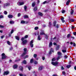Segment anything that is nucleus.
<instances>
[{"instance_id": "nucleus-1", "label": "nucleus", "mask_w": 76, "mask_h": 76, "mask_svg": "<svg viewBox=\"0 0 76 76\" xmlns=\"http://www.w3.org/2000/svg\"><path fill=\"white\" fill-rule=\"evenodd\" d=\"M28 37V35H26L24 37H22L21 38V41H22V45H25L27 43V40L26 39H26Z\"/></svg>"}, {"instance_id": "nucleus-2", "label": "nucleus", "mask_w": 76, "mask_h": 76, "mask_svg": "<svg viewBox=\"0 0 76 76\" xmlns=\"http://www.w3.org/2000/svg\"><path fill=\"white\" fill-rule=\"evenodd\" d=\"M40 35H45L46 39H48V36L47 34H45L44 30H41V32L40 33Z\"/></svg>"}, {"instance_id": "nucleus-3", "label": "nucleus", "mask_w": 76, "mask_h": 76, "mask_svg": "<svg viewBox=\"0 0 76 76\" xmlns=\"http://www.w3.org/2000/svg\"><path fill=\"white\" fill-rule=\"evenodd\" d=\"M51 64L53 65L54 66H57L58 64V62L57 61L55 62H52Z\"/></svg>"}, {"instance_id": "nucleus-4", "label": "nucleus", "mask_w": 76, "mask_h": 76, "mask_svg": "<svg viewBox=\"0 0 76 76\" xmlns=\"http://www.w3.org/2000/svg\"><path fill=\"white\" fill-rule=\"evenodd\" d=\"M27 49L26 48H24V52L21 55L22 57H23V56H24L26 54V50Z\"/></svg>"}, {"instance_id": "nucleus-5", "label": "nucleus", "mask_w": 76, "mask_h": 76, "mask_svg": "<svg viewBox=\"0 0 76 76\" xmlns=\"http://www.w3.org/2000/svg\"><path fill=\"white\" fill-rule=\"evenodd\" d=\"M1 56L2 57H1L2 59H5V58L7 57V56L5 55V54L3 53L2 54Z\"/></svg>"}, {"instance_id": "nucleus-6", "label": "nucleus", "mask_w": 76, "mask_h": 76, "mask_svg": "<svg viewBox=\"0 0 76 76\" xmlns=\"http://www.w3.org/2000/svg\"><path fill=\"white\" fill-rule=\"evenodd\" d=\"M56 21H54L53 23V26H55L56 28H58V24H57L56 25Z\"/></svg>"}, {"instance_id": "nucleus-7", "label": "nucleus", "mask_w": 76, "mask_h": 76, "mask_svg": "<svg viewBox=\"0 0 76 76\" xmlns=\"http://www.w3.org/2000/svg\"><path fill=\"white\" fill-rule=\"evenodd\" d=\"M25 3V2H19L17 3V4L18 6H21L22 5H23V4H24Z\"/></svg>"}, {"instance_id": "nucleus-8", "label": "nucleus", "mask_w": 76, "mask_h": 76, "mask_svg": "<svg viewBox=\"0 0 76 76\" xmlns=\"http://www.w3.org/2000/svg\"><path fill=\"white\" fill-rule=\"evenodd\" d=\"M33 40H32L30 42V45L31 46V47H34V45L33 44Z\"/></svg>"}, {"instance_id": "nucleus-9", "label": "nucleus", "mask_w": 76, "mask_h": 76, "mask_svg": "<svg viewBox=\"0 0 76 76\" xmlns=\"http://www.w3.org/2000/svg\"><path fill=\"white\" fill-rule=\"evenodd\" d=\"M9 71H8L5 72L4 73V75H9Z\"/></svg>"}, {"instance_id": "nucleus-10", "label": "nucleus", "mask_w": 76, "mask_h": 76, "mask_svg": "<svg viewBox=\"0 0 76 76\" xmlns=\"http://www.w3.org/2000/svg\"><path fill=\"white\" fill-rule=\"evenodd\" d=\"M8 17L9 18L12 19V18H13V16L12 15H8Z\"/></svg>"}, {"instance_id": "nucleus-11", "label": "nucleus", "mask_w": 76, "mask_h": 76, "mask_svg": "<svg viewBox=\"0 0 76 76\" xmlns=\"http://www.w3.org/2000/svg\"><path fill=\"white\" fill-rule=\"evenodd\" d=\"M53 53V49L51 48V50L49 52V54H51V53Z\"/></svg>"}, {"instance_id": "nucleus-12", "label": "nucleus", "mask_w": 76, "mask_h": 76, "mask_svg": "<svg viewBox=\"0 0 76 76\" xmlns=\"http://www.w3.org/2000/svg\"><path fill=\"white\" fill-rule=\"evenodd\" d=\"M20 70L22 72L23 71V67L21 66L20 67Z\"/></svg>"}, {"instance_id": "nucleus-13", "label": "nucleus", "mask_w": 76, "mask_h": 76, "mask_svg": "<svg viewBox=\"0 0 76 76\" xmlns=\"http://www.w3.org/2000/svg\"><path fill=\"white\" fill-rule=\"evenodd\" d=\"M14 69H16L18 67V65H14L13 66Z\"/></svg>"}, {"instance_id": "nucleus-14", "label": "nucleus", "mask_w": 76, "mask_h": 76, "mask_svg": "<svg viewBox=\"0 0 76 76\" xmlns=\"http://www.w3.org/2000/svg\"><path fill=\"white\" fill-rule=\"evenodd\" d=\"M10 5V3H6L4 4V6H9Z\"/></svg>"}, {"instance_id": "nucleus-15", "label": "nucleus", "mask_w": 76, "mask_h": 76, "mask_svg": "<svg viewBox=\"0 0 76 76\" xmlns=\"http://www.w3.org/2000/svg\"><path fill=\"white\" fill-rule=\"evenodd\" d=\"M52 44H52V42H50L49 44V46L50 47H51V46H52Z\"/></svg>"}, {"instance_id": "nucleus-16", "label": "nucleus", "mask_w": 76, "mask_h": 76, "mask_svg": "<svg viewBox=\"0 0 76 76\" xmlns=\"http://www.w3.org/2000/svg\"><path fill=\"white\" fill-rule=\"evenodd\" d=\"M19 75L20 76H26V75L25 74H19Z\"/></svg>"}, {"instance_id": "nucleus-17", "label": "nucleus", "mask_w": 76, "mask_h": 76, "mask_svg": "<svg viewBox=\"0 0 76 76\" xmlns=\"http://www.w3.org/2000/svg\"><path fill=\"white\" fill-rule=\"evenodd\" d=\"M38 14L40 16H42V13L39 12L38 13Z\"/></svg>"}, {"instance_id": "nucleus-18", "label": "nucleus", "mask_w": 76, "mask_h": 76, "mask_svg": "<svg viewBox=\"0 0 76 76\" xmlns=\"http://www.w3.org/2000/svg\"><path fill=\"white\" fill-rule=\"evenodd\" d=\"M42 69H43V67H42V66H40L39 67V70H41Z\"/></svg>"}, {"instance_id": "nucleus-19", "label": "nucleus", "mask_w": 76, "mask_h": 76, "mask_svg": "<svg viewBox=\"0 0 76 76\" xmlns=\"http://www.w3.org/2000/svg\"><path fill=\"white\" fill-rule=\"evenodd\" d=\"M35 5V2H34L32 4V7H34V6Z\"/></svg>"}, {"instance_id": "nucleus-20", "label": "nucleus", "mask_w": 76, "mask_h": 76, "mask_svg": "<svg viewBox=\"0 0 76 76\" xmlns=\"http://www.w3.org/2000/svg\"><path fill=\"white\" fill-rule=\"evenodd\" d=\"M41 38L40 37V36L39 35L38 36V37L37 39H38V40H41Z\"/></svg>"}, {"instance_id": "nucleus-21", "label": "nucleus", "mask_w": 76, "mask_h": 76, "mask_svg": "<svg viewBox=\"0 0 76 76\" xmlns=\"http://www.w3.org/2000/svg\"><path fill=\"white\" fill-rule=\"evenodd\" d=\"M70 3V0H68V1L66 3V5H68L69 4V3Z\"/></svg>"}, {"instance_id": "nucleus-22", "label": "nucleus", "mask_w": 76, "mask_h": 76, "mask_svg": "<svg viewBox=\"0 0 76 76\" xmlns=\"http://www.w3.org/2000/svg\"><path fill=\"white\" fill-rule=\"evenodd\" d=\"M14 22L13 21H11L10 22L11 24H13V23H14Z\"/></svg>"}, {"instance_id": "nucleus-23", "label": "nucleus", "mask_w": 76, "mask_h": 76, "mask_svg": "<svg viewBox=\"0 0 76 76\" xmlns=\"http://www.w3.org/2000/svg\"><path fill=\"white\" fill-rule=\"evenodd\" d=\"M58 56H61V52H58Z\"/></svg>"}, {"instance_id": "nucleus-24", "label": "nucleus", "mask_w": 76, "mask_h": 76, "mask_svg": "<svg viewBox=\"0 0 76 76\" xmlns=\"http://www.w3.org/2000/svg\"><path fill=\"white\" fill-rule=\"evenodd\" d=\"M66 67H67V68H68V69L70 68V67H71V65H67L66 66Z\"/></svg>"}, {"instance_id": "nucleus-25", "label": "nucleus", "mask_w": 76, "mask_h": 76, "mask_svg": "<svg viewBox=\"0 0 76 76\" xmlns=\"http://www.w3.org/2000/svg\"><path fill=\"white\" fill-rule=\"evenodd\" d=\"M25 22L24 21V20H22L21 22V23H22V24H24Z\"/></svg>"}, {"instance_id": "nucleus-26", "label": "nucleus", "mask_w": 76, "mask_h": 76, "mask_svg": "<svg viewBox=\"0 0 76 76\" xmlns=\"http://www.w3.org/2000/svg\"><path fill=\"white\" fill-rule=\"evenodd\" d=\"M28 57H29V56L27 55L25 56L24 58V59H25V58H28Z\"/></svg>"}, {"instance_id": "nucleus-27", "label": "nucleus", "mask_w": 76, "mask_h": 76, "mask_svg": "<svg viewBox=\"0 0 76 76\" xmlns=\"http://www.w3.org/2000/svg\"><path fill=\"white\" fill-rule=\"evenodd\" d=\"M24 10L25 11H26V9H27V7H26V6H24Z\"/></svg>"}, {"instance_id": "nucleus-28", "label": "nucleus", "mask_w": 76, "mask_h": 76, "mask_svg": "<svg viewBox=\"0 0 76 76\" xmlns=\"http://www.w3.org/2000/svg\"><path fill=\"white\" fill-rule=\"evenodd\" d=\"M23 64H26V62L24 60L23 61Z\"/></svg>"}, {"instance_id": "nucleus-29", "label": "nucleus", "mask_w": 76, "mask_h": 76, "mask_svg": "<svg viewBox=\"0 0 76 76\" xmlns=\"http://www.w3.org/2000/svg\"><path fill=\"white\" fill-rule=\"evenodd\" d=\"M24 18H28V15H25L24 16Z\"/></svg>"}, {"instance_id": "nucleus-30", "label": "nucleus", "mask_w": 76, "mask_h": 76, "mask_svg": "<svg viewBox=\"0 0 76 76\" xmlns=\"http://www.w3.org/2000/svg\"><path fill=\"white\" fill-rule=\"evenodd\" d=\"M4 13L5 15H7V12L6 11H4Z\"/></svg>"}, {"instance_id": "nucleus-31", "label": "nucleus", "mask_w": 76, "mask_h": 76, "mask_svg": "<svg viewBox=\"0 0 76 76\" xmlns=\"http://www.w3.org/2000/svg\"><path fill=\"white\" fill-rule=\"evenodd\" d=\"M33 61H34V60H33V59H31L30 60V63H32Z\"/></svg>"}, {"instance_id": "nucleus-32", "label": "nucleus", "mask_w": 76, "mask_h": 76, "mask_svg": "<svg viewBox=\"0 0 76 76\" xmlns=\"http://www.w3.org/2000/svg\"><path fill=\"white\" fill-rule=\"evenodd\" d=\"M16 39L17 40H19V37H18V36H16Z\"/></svg>"}, {"instance_id": "nucleus-33", "label": "nucleus", "mask_w": 76, "mask_h": 76, "mask_svg": "<svg viewBox=\"0 0 76 76\" xmlns=\"http://www.w3.org/2000/svg\"><path fill=\"white\" fill-rule=\"evenodd\" d=\"M37 56V55L36 54H34V58H36Z\"/></svg>"}, {"instance_id": "nucleus-34", "label": "nucleus", "mask_w": 76, "mask_h": 76, "mask_svg": "<svg viewBox=\"0 0 76 76\" xmlns=\"http://www.w3.org/2000/svg\"><path fill=\"white\" fill-rule=\"evenodd\" d=\"M28 69H29V70H30L31 69V67L30 66H28Z\"/></svg>"}, {"instance_id": "nucleus-35", "label": "nucleus", "mask_w": 76, "mask_h": 76, "mask_svg": "<svg viewBox=\"0 0 76 76\" xmlns=\"http://www.w3.org/2000/svg\"><path fill=\"white\" fill-rule=\"evenodd\" d=\"M7 42L8 45H10V42H9V41H7Z\"/></svg>"}, {"instance_id": "nucleus-36", "label": "nucleus", "mask_w": 76, "mask_h": 76, "mask_svg": "<svg viewBox=\"0 0 76 76\" xmlns=\"http://www.w3.org/2000/svg\"><path fill=\"white\" fill-rule=\"evenodd\" d=\"M70 21H71L72 22H73L75 20L73 19H71L70 20Z\"/></svg>"}, {"instance_id": "nucleus-37", "label": "nucleus", "mask_w": 76, "mask_h": 76, "mask_svg": "<svg viewBox=\"0 0 76 76\" xmlns=\"http://www.w3.org/2000/svg\"><path fill=\"white\" fill-rule=\"evenodd\" d=\"M60 56H59L56 58L57 60H58L59 59H60Z\"/></svg>"}, {"instance_id": "nucleus-38", "label": "nucleus", "mask_w": 76, "mask_h": 76, "mask_svg": "<svg viewBox=\"0 0 76 76\" xmlns=\"http://www.w3.org/2000/svg\"><path fill=\"white\" fill-rule=\"evenodd\" d=\"M38 29V27H36L34 28L35 30H37Z\"/></svg>"}, {"instance_id": "nucleus-39", "label": "nucleus", "mask_w": 76, "mask_h": 76, "mask_svg": "<svg viewBox=\"0 0 76 76\" xmlns=\"http://www.w3.org/2000/svg\"><path fill=\"white\" fill-rule=\"evenodd\" d=\"M34 11H37V7L34 8Z\"/></svg>"}, {"instance_id": "nucleus-40", "label": "nucleus", "mask_w": 76, "mask_h": 76, "mask_svg": "<svg viewBox=\"0 0 76 76\" xmlns=\"http://www.w3.org/2000/svg\"><path fill=\"white\" fill-rule=\"evenodd\" d=\"M4 26H1V25H0V28H4Z\"/></svg>"}, {"instance_id": "nucleus-41", "label": "nucleus", "mask_w": 76, "mask_h": 76, "mask_svg": "<svg viewBox=\"0 0 76 76\" xmlns=\"http://www.w3.org/2000/svg\"><path fill=\"white\" fill-rule=\"evenodd\" d=\"M71 15H73V10H72L71 12Z\"/></svg>"}, {"instance_id": "nucleus-42", "label": "nucleus", "mask_w": 76, "mask_h": 76, "mask_svg": "<svg viewBox=\"0 0 76 76\" xmlns=\"http://www.w3.org/2000/svg\"><path fill=\"white\" fill-rule=\"evenodd\" d=\"M62 52L64 53L66 52V50H62Z\"/></svg>"}, {"instance_id": "nucleus-43", "label": "nucleus", "mask_w": 76, "mask_h": 76, "mask_svg": "<svg viewBox=\"0 0 76 76\" xmlns=\"http://www.w3.org/2000/svg\"><path fill=\"white\" fill-rule=\"evenodd\" d=\"M67 57H68V56H67L65 55L64 56V58H67Z\"/></svg>"}, {"instance_id": "nucleus-44", "label": "nucleus", "mask_w": 76, "mask_h": 76, "mask_svg": "<svg viewBox=\"0 0 76 76\" xmlns=\"http://www.w3.org/2000/svg\"><path fill=\"white\" fill-rule=\"evenodd\" d=\"M20 59H19L18 60H16L15 61V62H17L18 61H20Z\"/></svg>"}, {"instance_id": "nucleus-45", "label": "nucleus", "mask_w": 76, "mask_h": 76, "mask_svg": "<svg viewBox=\"0 0 76 76\" xmlns=\"http://www.w3.org/2000/svg\"><path fill=\"white\" fill-rule=\"evenodd\" d=\"M34 63L35 64H38V62L37 61H34Z\"/></svg>"}, {"instance_id": "nucleus-46", "label": "nucleus", "mask_w": 76, "mask_h": 76, "mask_svg": "<svg viewBox=\"0 0 76 76\" xmlns=\"http://www.w3.org/2000/svg\"><path fill=\"white\" fill-rule=\"evenodd\" d=\"M70 36V34H69L67 35V37L68 38H69Z\"/></svg>"}, {"instance_id": "nucleus-47", "label": "nucleus", "mask_w": 76, "mask_h": 76, "mask_svg": "<svg viewBox=\"0 0 76 76\" xmlns=\"http://www.w3.org/2000/svg\"><path fill=\"white\" fill-rule=\"evenodd\" d=\"M52 61H56V59H55V58H53L52 59Z\"/></svg>"}, {"instance_id": "nucleus-48", "label": "nucleus", "mask_w": 76, "mask_h": 76, "mask_svg": "<svg viewBox=\"0 0 76 76\" xmlns=\"http://www.w3.org/2000/svg\"><path fill=\"white\" fill-rule=\"evenodd\" d=\"M65 12V10H63L62 11V13H64Z\"/></svg>"}, {"instance_id": "nucleus-49", "label": "nucleus", "mask_w": 76, "mask_h": 76, "mask_svg": "<svg viewBox=\"0 0 76 76\" xmlns=\"http://www.w3.org/2000/svg\"><path fill=\"white\" fill-rule=\"evenodd\" d=\"M3 18V15L0 16V18Z\"/></svg>"}, {"instance_id": "nucleus-50", "label": "nucleus", "mask_w": 76, "mask_h": 76, "mask_svg": "<svg viewBox=\"0 0 76 76\" xmlns=\"http://www.w3.org/2000/svg\"><path fill=\"white\" fill-rule=\"evenodd\" d=\"M13 32H14L13 30H12L11 31V34H13Z\"/></svg>"}, {"instance_id": "nucleus-51", "label": "nucleus", "mask_w": 76, "mask_h": 76, "mask_svg": "<svg viewBox=\"0 0 76 76\" xmlns=\"http://www.w3.org/2000/svg\"><path fill=\"white\" fill-rule=\"evenodd\" d=\"M47 3V1H45L43 3V4H45V3Z\"/></svg>"}, {"instance_id": "nucleus-52", "label": "nucleus", "mask_w": 76, "mask_h": 76, "mask_svg": "<svg viewBox=\"0 0 76 76\" xmlns=\"http://www.w3.org/2000/svg\"><path fill=\"white\" fill-rule=\"evenodd\" d=\"M42 59L43 60H45V57H42Z\"/></svg>"}, {"instance_id": "nucleus-53", "label": "nucleus", "mask_w": 76, "mask_h": 76, "mask_svg": "<svg viewBox=\"0 0 76 76\" xmlns=\"http://www.w3.org/2000/svg\"><path fill=\"white\" fill-rule=\"evenodd\" d=\"M74 47H76V44L74 43L73 44Z\"/></svg>"}, {"instance_id": "nucleus-54", "label": "nucleus", "mask_w": 76, "mask_h": 76, "mask_svg": "<svg viewBox=\"0 0 76 76\" xmlns=\"http://www.w3.org/2000/svg\"><path fill=\"white\" fill-rule=\"evenodd\" d=\"M54 45H57V43L56 42H54L53 43Z\"/></svg>"}, {"instance_id": "nucleus-55", "label": "nucleus", "mask_w": 76, "mask_h": 76, "mask_svg": "<svg viewBox=\"0 0 76 76\" xmlns=\"http://www.w3.org/2000/svg\"><path fill=\"white\" fill-rule=\"evenodd\" d=\"M18 17H19V16H20V14L19 13L18 14Z\"/></svg>"}, {"instance_id": "nucleus-56", "label": "nucleus", "mask_w": 76, "mask_h": 76, "mask_svg": "<svg viewBox=\"0 0 76 76\" xmlns=\"http://www.w3.org/2000/svg\"><path fill=\"white\" fill-rule=\"evenodd\" d=\"M10 50H13V48H12V47L10 49Z\"/></svg>"}, {"instance_id": "nucleus-57", "label": "nucleus", "mask_w": 76, "mask_h": 76, "mask_svg": "<svg viewBox=\"0 0 76 76\" xmlns=\"http://www.w3.org/2000/svg\"><path fill=\"white\" fill-rule=\"evenodd\" d=\"M73 34L74 35H76V33L75 32H74L73 33Z\"/></svg>"}, {"instance_id": "nucleus-58", "label": "nucleus", "mask_w": 76, "mask_h": 76, "mask_svg": "<svg viewBox=\"0 0 76 76\" xmlns=\"http://www.w3.org/2000/svg\"><path fill=\"white\" fill-rule=\"evenodd\" d=\"M63 75H65V72H62Z\"/></svg>"}, {"instance_id": "nucleus-59", "label": "nucleus", "mask_w": 76, "mask_h": 76, "mask_svg": "<svg viewBox=\"0 0 76 76\" xmlns=\"http://www.w3.org/2000/svg\"><path fill=\"white\" fill-rule=\"evenodd\" d=\"M61 69L62 70H64V68L63 66H61Z\"/></svg>"}, {"instance_id": "nucleus-60", "label": "nucleus", "mask_w": 76, "mask_h": 76, "mask_svg": "<svg viewBox=\"0 0 76 76\" xmlns=\"http://www.w3.org/2000/svg\"><path fill=\"white\" fill-rule=\"evenodd\" d=\"M58 49H59V48L58 47H57L56 48V50H58Z\"/></svg>"}, {"instance_id": "nucleus-61", "label": "nucleus", "mask_w": 76, "mask_h": 76, "mask_svg": "<svg viewBox=\"0 0 76 76\" xmlns=\"http://www.w3.org/2000/svg\"><path fill=\"white\" fill-rule=\"evenodd\" d=\"M39 23H40V21H38V24H39Z\"/></svg>"}, {"instance_id": "nucleus-62", "label": "nucleus", "mask_w": 76, "mask_h": 76, "mask_svg": "<svg viewBox=\"0 0 76 76\" xmlns=\"http://www.w3.org/2000/svg\"><path fill=\"white\" fill-rule=\"evenodd\" d=\"M62 22H63V23H64V22H65V21L64 20H62Z\"/></svg>"}, {"instance_id": "nucleus-63", "label": "nucleus", "mask_w": 76, "mask_h": 76, "mask_svg": "<svg viewBox=\"0 0 76 76\" xmlns=\"http://www.w3.org/2000/svg\"><path fill=\"white\" fill-rule=\"evenodd\" d=\"M61 20H64V18H62L61 19Z\"/></svg>"}, {"instance_id": "nucleus-64", "label": "nucleus", "mask_w": 76, "mask_h": 76, "mask_svg": "<svg viewBox=\"0 0 76 76\" xmlns=\"http://www.w3.org/2000/svg\"><path fill=\"white\" fill-rule=\"evenodd\" d=\"M52 76H58L57 75H53Z\"/></svg>"}]
</instances>
